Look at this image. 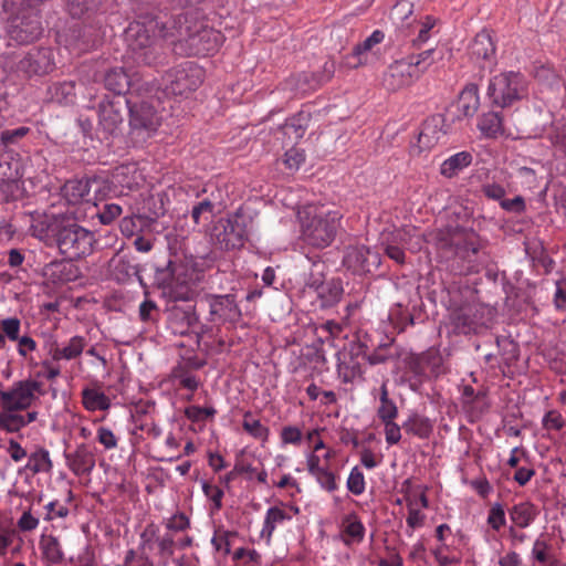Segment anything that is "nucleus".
<instances>
[{
  "instance_id": "38",
  "label": "nucleus",
  "mask_w": 566,
  "mask_h": 566,
  "mask_svg": "<svg viewBox=\"0 0 566 566\" xmlns=\"http://www.w3.org/2000/svg\"><path fill=\"white\" fill-rule=\"evenodd\" d=\"M140 177V174H138L137 168L134 165L122 166L116 171L118 182L128 189L137 186Z\"/></svg>"
},
{
  "instance_id": "44",
  "label": "nucleus",
  "mask_w": 566,
  "mask_h": 566,
  "mask_svg": "<svg viewBox=\"0 0 566 566\" xmlns=\"http://www.w3.org/2000/svg\"><path fill=\"white\" fill-rule=\"evenodd\" d=\"M322 489L334 492L337 489L336 475L328 469L324 468L313 475Z\"/></svg>"
},
{
  "instance_id": "17",
  "label": "nucleus",
  "mask_w": 566,
  "mask_h": 566,
  "mask_svg": "<svg viewBox=\"0 0 566 566\" xmlns=\"http://www.w3.org/2000/svg\"><path fill=\"white\" fill-rule=\"evenodd\" d=\"M210 314L213 322H233L240 316V310L231 295L214 297L210 303Z\"/></svg>"
},
{
  "instance_id": "8",
  "label": "nucleus",
  "mask_w": 566,
  "mask_h": 566,
  "mask_svg": "<svg viewBox=\"0 0 566 566\" xmlns=\"http://www.w3.org/2000/svg\"><path fill=\"white\" fill-rule=\"evenodd\" d=\"M247 224L244 219L234 214L220 219L214 227V238L223 249H237L243 245L247 239Z\"/></svg>"
},
{
  "instance_id": "62",
  "label": "nucleus",
  "mask_w": 566,
  "mask_h": 566,
  "mask_svg": "<svg viewBox=\"0 0 566 566\" xmlns=\"http://www.w3.org/2000/svg\"><path fill=\"white\" fill-rule=\"evenodd\" d=\"M500 206L509 212L521 213L525 210V201L521 196H516L513 199L503 198V200L500 202Z\"/></svg>"
},
{
  "instance_id": "5",
  "label": "nucleus",
  "mask_w": 566,
  "mask_h": 566,
  "mask_svg": "<svg viewBox=\"0 0 566 566\" xmlns=\"http://www.w3.org/2000/svg\"><path fill=\"white\" fill-rule=\"evenodd\" d=\"M527 94V81L518 72H502L489 82L488 96L493 104L500 107L511 106L514 102L526 97Z\"/></svg>"
},
{
  "instance_id": "34",
  "label": "nucleus",
  "mask_w": 566,
  "mask_h": 566,
  "mask_svg": "<svg viewBox=\"0 0 566 566\" xmlns=\"http://www.w3.org/2000/svg\"><path fill=\"white\" fill-rule=\"evenodd\" d=\"M25 469L32 473L49 472L52 469L50 453L45 449H39L30 454Z\"/></svg>"
},
{
  "instance_id": "42",
  "label": "nucleus",
  "mask_w": 566,
  "mask_h": 566,
  "mask_svg": "<svg viewBox=\"0 0 566 566\" xmlns=\"http://www.w3.org/2000/svg\"><path fill=\"white\" fill-rule=\"evenodd\" d=\"M506 523L504 507L501 503H494L488 515V524L494 531H500Z\"/></svg>"
},
{
  "instance_id": "55",
  "label": "nucleus",
  "mask_w": 566,
  "mask_h": 566,
  "mask_svg": "<svg viewBox=\"0 0 566 566\" xmlns=\"http://www.w3.org/2000/svg\"><path fill=\"white\" fill-rule=\"evenodd\" d=\"M258 470L256 467L245 459H237L234 464V472L237 474H244L250 481L254 480Z\"/></svg>"
},
{
  "instance_id": "22",
  "label": "nucleus",
  "mask_w": 566,
  "mask_h": 566,
  "mask_svg": "<svg viewBox=\"0 0 566 566\" xmlns=\"http://www.w3.org/2000/svg\"><path fill=\"white\" fill-rule=\"evenodd\" d=\"M480 106L479 90L475 84L467 85L460 93L455 104L457 111L463 117L473 116Z\"/></svg>"
},
{
  "instance_id": "23",
  "label": "nucleus",
  "mask_w": 566,
  "mask_h": 566,
  "mask_svg": "<svg viewBox=\"0 0 566 566\" xmlns=\"http://www.w3.org/2000/svg\"><path fill=\"white\" fill-rule=\"evenodd\" d=\"M83 407L91 412L105 411L111 408V398L99 388L86 387L82 390Z\"/></svg>"
},
{
  "instance_id": "6",
  "label": "nucleus",
  "mask_w": 566,
  "mask_h": 566,
  "mask_svg": "<svg viewBox=\"0 0 566 566\" xmlns=\"http://www.w3.org/2000/svg\"><path fill=\"white\" fill-rule=\"evenodd\" d=\"M57 247L67 259H80L93 251L94 234L85 228L70 223L57 232Z\"/></svg>"
},
{
  "instance_id": "32",
  "label": "nucleus",
  "mask_w": 566,
  "mask_h": 566,
  "mask_svg": "<svg viewBox=\"0 0 566 566\" xmlns=\"http://www.w3.org/2000/svg\"><path fill=\"white\" fill-rule=\"evenodd\" d=\"M40 548L43 557L50 564H57L63 559V552L59 539L53 535L42 536Z\"/></svg>"
},
{
  "instance_id": "59",
  "label": "nucleus",
  "mask_w": 566,
  "mask_h": 566,
  "mask_svg": "<svg viewBox=\"0 0 566 566\" xmlns=\"http://www.w3.org/2000/svg\"><path fill=\"white\" fill-rule=\"evenodd\" d=\"M385 437L388 444H396L401 439L400 427L394 420L384 421Z\"/></svg>"
},
{
  "instance_id": "53",
  "label": "nucleus",
  "mask_w": 566,
  "mask_h": 566,
  "mask_svg": "<svg viewBox=\"0 0 566 566\" xmlns=\"http://www.w3.org/2000/svg\"><path fill=\"white\" fill-rule=\"evenodd\" d=\"M549 138L555 147L566 154V123L555 125Z\"/></svg>"
},
{
  "instance_id": "36",
  "label": "nucleus",
  "mask_w": 566,
  "mask_h": 566,
  "mask_svg": "<svg viewBox=\"0 0 566 566\" xmlns=\"http://www.w3.org/2000/svg\"><path fill=\"white\" fill-rule=\"evenodd\" d=\"M403 427L408 432H411L419 438H428L432 432L431 421L419 415L411 416Z\"/></svg>"
},
{
  "instance_id": "2",
  "label": "nucleus",
  "mask_w": 566,
  "mask_h": 566,
  "mask_svg": "<svg viewBox=\"0 0 566 566\" xmlns=\"http://www.w3.org/2000/svg\"><path fill=\"white\" fill-rule=\"evenodd\" d=\"M342 213L325 206L307 205L298 211L302 240L314 248L328 247L339 228Z\"/></svg>"
},
{
  "instance_id": "16",
  "label": "nucleus",
  "mask_w": 566,
  "mask_h": 566,
  "mask_svg": "<svg viewBox=\"0 0 566 566\" xmlns=\"http://www.w3.org/2000/svg\"><path fill=\"white\" fill-rule=\"evenodd\" d=\"M384 39L385 34L379 30H375L367 39L355 46L353 53L347 56V64L350 67H358L367 64L370 61V54L374 46L381 43Z\"/></svg>"
},
{
  "instance_id": "14",
  "label": "nucleus",
  "mask_w": 566,
  "mask_h": 566,
  "mask_svg": "<svg viewBox=\"0 0 566 566\" xmlns=\"http://www.w3.org/2000/svg\"><path fill=\"white\" fill-rule=\"evenodd\" d=\"M298 514V507L293 505H275L266 510L261 530V537L269 544L276 527L291 521L293 515Z\"/></svg>"
},
{
  "instance_id": "45",
  "label": "nucleus",
  "mask_w": 566,
  "mask_h": 566,
  "mask_svg": "<svg viewBox=\"0 0 566 566\" xmlns=\"http://www.w3.org/2000/svg\"><path fill=\"white\" fill-rule=\"evenodd\" d=\"M214 415L216 409L212 407L189 406L185 409V416L193 422L212 418Z\"/></svg>"
},
{
  "instance_id": "37",
  "label": "nucleus",
  "mask_w": 566,
  "mask_h": 566,
  "mask_svg": "<svg viewBox=\"0 0 566 566\" xmlns=\"http://www.w3.org/2000/svg\"><path fill=\"white\" fill-rule=\"evenodd\" d=\"M399 237L400 241L412 252L420 251L423 247V234L415 228H405L399 232Z\"/></svg>"
},
{
  "instance_id": "31",
  "label": "nucleus",
  "mask_w": 566,
  "mask_h": 566,
  "mask_svg": "<svg viewBox=\"0 0 566 566\" xmlns=\"http://www.w3.org/2000/svg\"><path fill=\"white\" fill-rule=\"evenodd\" d=\"M242 428L252 438L263 443L269 439V428L261 423V421L256 419L250 411H247L243 415Z\"/></svg>"
},
{
  "instance_id": "64",
  "label": "nucleus",
  "mask_w": 566,
  "mask_h": 566,
  "mask_svg": "<svg viewBox=\"0 0 566 566\" xmlns=\"http://www.w3.org/2000/svg\"><path fill=\"white\" fill-rule=\"evenodd\" d=\"M455 328L460 333H469L473 329V322L469 318L465 312H460L453 316Z\"/></svg>"
},
{
  "instance_id": "41",
  "label": "nucleus",
  "mask_w": 566,
  "mask_h": 566,
  "mask_svg": "<svg viewBox=\"0 0 566 566\" xmlns=\"http://www.w3.org/2000/svg\"><path fill=\"white\" fill-rule=\"evenodd\" d=\"M347 489L355 495H360L365 492V475L358 467H354L350 470L347 479Z\"/></svg>"
},
{
  "instance_id": "43",
  "label": "nucleus",
  "mask_w": 566,
  "mask_h": 566,
  "mask_svg": "<svg viewBox=\"0 0 566 566\" xmlns=\"http://www.w3.org/2000/svg\"><path fill=\"white\" fill-rule=\"evenodd\" d=\"M0 327L8 339L15 342L20 337L21 321L18 317L2 319Z\"/></svg>"
},
{
  "instance_id": "39",
  "label": "nucleus",
  "mask_w": 566,
  "mask_h": 566,
  "mask_svg": "<svg viewBox=\"0 0 566 566\" xmlns=\"http://www.w3.org/2000/svg\"><path fill=\"white\" fill-rule=\"evenodd\" d=\"M405 502L407 505V510L410 507L415 510H423L428 507V499L423 490L418 488H412L407 491L405 494Z\"/></svg>"
},
{
  "instance_id": "46",
  "label": "nucleus",
  "mask_w": 566,
  "mask_h": 566,
  "mask_svg": "<svg viewBox=\"0 0 566 566\" xmlns=\"http://www.w3.org/2000/svg\"><path fill=\"white\" fill-rule=\"evenodd\" d=\"M406 522L408 526L406 532L408 536H412L415 530L420 528L424 525L426 514L422 512V510H415L410 507V510H408Z\"/></svg>"
},
{
  "instance_id": "24",
  "label": "nucleus",
  "mask_w": 566,
  "mask_h": 566,
  "mask_svg": "<svg viewBox=\"0 0 566 566\" xmlns=\"http://www.w3.org/2000/svg\"><path fill=\"white\" fill-rule=\"evenodd\" d=\"M99 123L108 132H113L123 122V115L118 107V102L106 101L101 103Z\"/></svg>"
},
{
  "instance_id": "47",
  "label": "nucleus",
  "mask_w": 566,
  "mask_h": 566,
  "mask_svg": "<svg viewBox=\"0 0 566 566\" xmlns=\"http://www.w3.org/2000/svg\"><path fill=\"white\" fill-rule=\"evenodd\" d=\"M96 440L106 450L115 449L118 444V439L115 433L107 427H98L96 430Z\"/></svg>"
},
{
  "instance_id": "19",
  "label": "nucleus",
  "mask_w": 566,
  "mask_h": 566,
  "mask_svg": "<svg viewBox=\"0 0 566 566\" xmlns=\"http://www.w3.org/2000/svg\"><path fill=\"white\" fill-rule=\"evenodd\" d=\"M69 469L76 475L90 473L95 465V458L92 451L80 444L76 450L65 455Z\"/></svg>"
},
{
  "instance_id": "50",
  "label": "nucleus",
  "mask_w": 566,
  "mask_h": 566,
  "mask_svg": "<svg viewBox=\"0 0 566 566\" xmlns=\"http://www.w3.org/2000/svg\"><path fill=\"white\" fill-rule=\"evenodd\" d=\"M548 551L549 544L541 536L533 544L532 556L535 560L544 564L549 560Z\"/></svg>"
},
{
  "instance_id": "30",
  "label": "nucleus",
  "mask_w": 566,
  "mask_h": 566,
  "mask_svg": "<svg viewBox=\"0 0 566 566\" xmlns=\"http://www.w3.org/2000/svg\"><path fill=\"white\" fill-rule=\"evenodd\" d=\"M104 82L105 87L108 91L118 95L124 94L130 85L129 76L123 67H114L109 70L105 74Z\"/></svg>"
},
{
  "instance_id": "21",
  "label": "nucleus",
  "mask_w": 566,
  "mask_h": 566,
  "mask_svg": "<svg viewBox=\"0 0 566 566\" xmlns=\"http://www.w3.org/2000/svg\"><path fill=\"white\" fill-rule=\"evenodd\" d=\"M342 539L345 545L359 544L365 537V526L356 514H348L342 520Z\"/></svg>"
},
{
  "instance_id": "13",
  "label": "nucleus",
  "mask_w": 566,
  "mask_h": 566,
  "mask_svg": "<svg viewBox=\"0 0 566 566\" xmlns=\"http://www.w3.org/2000/svg\"><path fill=\"white\" fill-rule=\"evenodd\" d=\"M470 59L481 67H490L495 63V44L488 31L479 32L469 44Z\"/></svg>"
},
{
  "instance_id": "58",
  "label": "nucleus",
  "mask_w": 566,
  "mask_h": 566,
  "mask_svg": "<svg viewBox=\"0 0 566 566\" xmlns=\"http://www.w3.org/2000/svg\"><path fill=\"white\" fill-rule=\"evenodd\" d=\"M436 20L432 17H426L420 23L418 36L413 40L416 44L420 45L427 42L430 38V31L434 27Z\"/></svg>"
},
{
  "instance_id": "54",
  "label": "nucleus",
  "mask_w": 566,
  "mask_h": 566,
  "mask_svg": "<svg viewBox=\"0 0 566 566\" xmlns=\"http://www.w3.org/2000/svg\"><path fill=\"white\" fill-rule=\"evenodd\" d=\"M564 424L563 416L555 410L548 411L543 418V426L547 430H560Z\"/></svg>"
},
{
  "instance_id": "52",
  "label": "nucleus",
  "mask_w": 566,
  "mask_h": 566,
  "mask_svg": "<svg viewBox=\"0 0 566 566\" xmlns=\"http://www.w3.org/2000/svg\"><path fill=\"white\" fill-rule=\"evenodd\" d=\"M411 13L412 4L407 0H400L392 8L391 18L397 22L403 23Z\"/></svg>"
},
{
  "instance_id": "18",
  "label": "nucleus",
  "mask_w": 566,
  "mask_h": 566,
  "mask_svg": "<svg viewBox=\"0 0 566 566\" xmlns=\"http://www.w3.org/2000/svg\"><path fill=\"white\" fill-rule=\"evenodd\" d=\"M42 28L39 18L34 14L24 19H15L10 27V36L20 43L31 42L39 36Z\"/></svg>"
},
{
  "instance_id": "57",
  "label": "nucleus",
  "mask_w": 566,
  "mask_h": 566,
  "mask_svg": "<svg viewBox=\"0 0 566 566\" xmlns=\"http://www.w3.org/2000/svg\"><path fill=\"white\" fill-rule=\"evenodd\" d=\"M122 213V207L116 203H107L99 212V220L103 224H109Z\"/></svg>"
},
{
  "instance_id": "61",
  "label": "nucleus",
  "mask_w": 566,
  "mask_h": 566,
  "mask_svg": "<svg viewBox=\"0 0 566 566\" xmlns=\"http://www.w3.org/2000/svg\"><path fill=\"white\" fill-rule=\"evenodd\" d=\"M39 518L33 516L30 512H24L18 520V527L22 532L34 531L39 526Z\"/></svg>"
},
{
  "instance_id": "29",
  "label": "nucleus",
  "mask_w": 566,
  "mask_h": 566,
  "mask_svg": "<svg viewBox=\"0 0 566 566\" xmlns=\"http://www.w3.org/2000/svg\"><path fill=\"white\" fill-rule=\"evenodd\" d=\"M317 297L321 300L323 307L336 304L343 295V286L337 280L319 282V286H317Z\"/></svg>"
},
{
  "instance_id": "20",
  "label": "nucleus",
  "mask_w": 566,
  "mask_h": 566,
  "mask_svg": "<svg viewBox=\"0 0 566 566\" xmlns=\"http://www.w3.org/2000/svg\"><path fill=\"white\" fill-rule=\"evenodd\" d=\"M345 262L348 266L361 272H370L371 266L379 265V255L365 247L354 248L346 254Z\"/></svg>"
},
{
  "instance_id": "3",
  "label": "nucleus",
  "mask_w": 566,
  "mask_h": 566,
  "mask_svg": "<svg viewBox=\"0 0 566 566\" xmlns=\"http://www.w3.org/2000/svg\"><path fill=\"white\" fill-rule=\"evenodd\" d=\"M174 30L175 32L169 33L171 40L186 42L193 54H210L223 42L221 32L198 23L189 25L187 15L174 20Z\"/></svg>"
},
{
  "instance_id": "9",
  "label": "nucleus",
  "mask_w": 566,
  "mask_h": 566,
  "mask_svg": "<svg viewBox=\"0 0 566 566\" xmlns=\"http://www.w3.org/2000/svg\"><path fill=\"white\" fill-rule=\"evenodd\" d=\"M101 180L97 178L74 179L62 188V196L70 205L92 203L96 206L99 199Z\"/></svg>"
},
{
  "instance_id": "40",
  "label": "nucleus",
  "mask_w": 566,
  "mask_h": 566,
  "mask_svg": "<svg viewBox=\"0 0 566 566\" xmlns=\"http://www.w3.org/2000/svg\"><path fill=\"white\" fill-rule=\"evenodd\" d=\"M159 530L155 524H148L140 533L139 547L144 553L153 552L158 539Z\"/></svg>"
},
{
  "instance_id": "10",
  "label": "nucleus",
  "mask_w": 566,
  "mask_h": 566,
  "mask_svg": "<svg viewBox=\"0 0 566 566\" xmlns=\"http://www.w3.org/2000/svg\"><path fill=\"white\" fill-rule=\"evenodd\" d=\"M129 105V125L134 133L143 137L150 136L160 125V116L154 106L147 102Z\"/></svg>"
},
{
  "instance_id": "25",
  "label": "nucleus",
  "mask_w": 566,
  "mask_h": 566,
  "mask_svg": "<svg viewBox=\"0 0 566 566\" xmlns=\"http://www.w3.org/2000/svg\"><path fill=\"white\" fill-rule=\"evenodd\" d=\"M511 521L520 528L528 527L537 516V509L531 502H521L509 512Z\"/></svg>"
},
{
  "instance_id": "60",
  "label": "nucleus",
  "mask_w": 566,
  "mask_h": 566,
  "mask_svg": "<svg viewBox=\"0 0 566 566\" xmlns=\"http://www.w3.org/2000/svg\"><path fill=\"white\" fill-rule=\"evenodd\" d=\"M6 452L14 462H20L27 457L25 449L14 439H10L8 441Z\"/></svg>"
},
{
  "instance_id": "26",
  "label": "nucleus",
  "mask_w": 566,
  "mask_h": 566,
  "mask_svg": "<svg viewBox=\"0 0 566 566\" xmlns=\"http://www.w3.org/2000/svg\"><path fill=\"white\" fill-rule=\"evenodd\" d=\"M472 163V155L469 151L457 153L447 158L440 167V172L447 178H452Z\"/></svg>"
},
{
  "instance_id": "49",
  "label": "nucleus",
  "mask_w": 566,
  "mask_h": 566,
  "mask_svg": "<svg viewBox=\"0 0 566 566\" xmlns=\"http://www.w3.org/2000/svg\"><path fill=\"white\" fill-rule=\"evenodd\" d=\"M305 160L302 149L291 148L284 155V164L290 170H297Z\"/></svg>"
},
{
  "instance_id": "12",
  "label": "nucleus",
  "mask_w": 566,
  "mask_h": 566,
  "mask_svg": "<svg viewBox=\"0 0 566 566\" xmlns=\"http://www.w3.org/2000/svg\"><path fill=\"white\" fill-rule=\"evenodd\" d=\"M408 57L391 63L382 76V85L388 91H398L419 77Z\"/></svg>"
},
{
  "instance_id": "51",
  "label": "nucleus",
  "mask_w": 566,
  "mask_h": 566,
  "mask_svg": "<svg viewBox=\"0 0 566 566\" xmlns=\"http://www.w3.org/2000/svg\"><path fill=\"white\" fill-rule=\"evenodd\" d=\"M202 491L205 495L213 503L214 510H220L222 506L223 491L213 484L202 482Z\"/></svg>"
},
{
  "instance_id": "35",
  "label": "nucleus",
  "mask_w": 566,
  "mask_h": 566,
  "mask_svg": "<svg viewBox=\"0 0 566 566\" xmlns=\"http://www.w3.org/2000/svg\"><path fill=\"white\" fill-rule=\"evenodd\" d=\"M380 405L377 409L379 419L384 421L394 420L398 416V409L396 403L389 399V392L386 382H382L380 387L379 396Z\"/></svg>"
},
{
  "instance_id": "27",
  "label": "nucleus",
  "mask_w": 566,
  "mask_h": 566,
  "mask_svg": "<svg viewBox=\"0 0 566 566\" xmlns=\"http://www.w3.org/2000/svg\"><path fill=\"white\" fill-rule=\"evenodd\" d=\"M443 57V51L440 49L426 50L417 55L408 56L411 65L416 69L417 76L420 77L434 63Z\"/></svg>"
},
{
  "instance_id": "15",
  "label": "nucleus",
  "mask_w": 566,
  "mask_h": 566,
  "mask_svg": "<svg viewBox=\"0 0 566 566\" xmlns=\"http://www.w3.org/2000/svg\"><path fill=\"white\" fill-rule=\"evenodd\" d=\"M87 345L85 337L75 335L64 343L53 342L48 345V354L54 361L73 360L78 358Z\"/></svg>"
},
{
  "instance_id": "11",
  "label": "nucleus",
  "mask_w": 566,
  "mask_h": 566,
  "mask_svg": "<svg viewBox=\"0 0 566 566\" xmlns=\"http://www.w3.org/2000/svg\"><path fill=\"white\" fill-rule=\"evenodd\" d=\"M450 133V127L442 115H433L427 118L417 138L419 151L430 150L442 143Z\"/></svg>"
},
{
  "instance_id": "63",
  "label": "nucleus",
  "mask_w": 566,
  "mask_h": 566,
  "mask_svg": "<svg viewBox=\"0 0 566 566\" xmlns=\"http://www.w3.org/2000/svg\"><path fill=\"white\" fill-rule=\"evenodd\" d=\"M188 527H189V520L182 513L172 515L167 522V528L175 531V532H181Z\"/></svg>"
},
{
  "instance_id": "33",
  "label": "nucleus",
  "mask_w": 566,
  "mask_h": 566,
  "mask_svg": "<svg viewBox=\"0 0 566 566\" xmlns=\"http://www.w3.org/2000/svg\"><path fill=\"white\" fill-rule=\"evenodd\" d=\"M478 127L483 136L496 137L502 133V119L497 113L489 112L480 117Z\"/></svg>"
},
{
  "instance_id": "4",
  "label": "nucleus",
  "mask_w": 566,
  "mask_h": 566,
  "mask_svg": "<svg viewBox=\"0 0 566 566\" xmlns=\"http://www.w3.org/2000/svg\"><path fill=\"white\" fill-rule=\"evenodd\" d=\"M44 394L43 384L38 379L28 378L13 382L8 389L0 391V418L28 410Z\"/></svg>"
},
{
  "instance_id": "48",
  "label": "nucleus",
  "mask_w": 566,
  "mask_h": 566,
  "mask_svg": "<svg viewBox=\"0 0 566 566\" xmlns=\"http://www.w3.org/2000/svg\"><path fill=\"white\" fill-rule=\"evenodd\" d=\"M303 433L300 428L295 426H286L281 430L280 439L282 446L293 444L298 446L302 441Z\"/></svg>"
},
{
  "instance_id": "7",
  "label": "nucleus",
  "mask_w": 566,
  "mask_h": 566,
  "mask_svg": "<svg viewBox=\"0 0 566 566\" xmlns=\"http://www.w3.org/2000/svg\"><path fill=\"white\" fill-rule=\"evenodd\" d=\"M202 80V69L191 62H186L166 74L165 91L168 94L184 95L196 90Z\"/></svg>"
},
{
  "instance_id": "56",
  "label": "nucleus",
  "mask_w": 566,
  "mask_h": 566,
  "mask_svg": "<svg viewBox=\"0 0 566 566\" xmlns=\"http://www.w3.org/2000/svg\"><path fill=\"white\" fill-rule=\"evenodd\" d=\"M15 342L18 343L17 352L23 358L36 349V342L28 335L20 336Z\"/></svg>"
},
{
  "instance_id": "1",
  "label": "nucleus",
  "mask_w": 566,
  "mask_h": 566,
  "mask_svg": "<svg viewBox=\"0 0 566 566\" xmlns=\"http://www.w3.org/2000/svg\"><path fill=\"white\" fill-rule=\"evenodd\" d=\"M175 32L174 20L163 22L156 17H144L132 23L125 30L127 45L126 59L137 64L153 65L160 53V39H171Z\"/></svg>"
},
{
  "instance_id": "28",
  "label": "nucleus",
  "mask_w": 566,
  "mask_h": 566,
  "mask_svg": "<svg viewBox=\"0 0 566 566\" xmlns=\"http://www.w3.org/2000/svg\"><path fill=\"white\" fill-rule=\"evenodd\" d=\"M39 412L35 410L28 411L27 413L4 415L0 418V428L7 432H18L20 429L27 427L38 419Z\"/></svg>"
}]
</instances>
